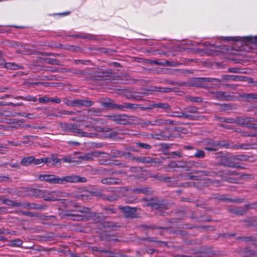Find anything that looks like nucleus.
Wrapping results in <instances>:
<instances>
[{
	"instance_id": "4",
	"label": "nucleus",
	"mask_w": 257,
	"mask_h": 257,
	"mask_svg": "<svg viewBox=\"0 0 257 257\" xmlns=\"http://www.w3.org/2000/svg\"><path fill=\"white\" fill-rule=\"evenodd\" d=\"M65 104L68 106L71 107H88L91 106H92L94 102L93 101L90 100H85V99H77L74 100H68L66 99L65 101Z\"/></svg>"
},
{
	"instance_id": "61",
	"label": "nucleus",
	"mask_w": 257,
	"mask_h": 257,
	"mask_svg": "<svg viewBox=\"0 0 257 257\" xmlns=\"http://www.w3.org/2000/svg\"><path fill=\"white\" fill-rule=\"evenodd\" d=\"M31 203L19 202L18 207L26 208H30Z\"/></svg>"
},
{
	"instance_id": "43",
	"label": "nucleus",
	"mask_w": 257,
	"mask_h": 257,
	"mask_svg": "<svg viewBox=\"0 0 257 257\" xmlns=\"http://www.w3.org/2000/svg\"><path fill=\"white\" fill-rule=\"evenodd\" d=\"M15 99H22V100H26V101H36L37 99L36 97H33L32 96H31V95H28L26 97H24V96H17L15 97Z\"/></svg>"
},
{
	"instance_id": "46",
	"label": "nucleus",
	"mask_w": 257,
	"mask_h": 257,
	"mask_svg": "<svg viewBox=\"0 0 257 257\" xmlns=\"http://www.w3.org/2000/svg\"><path fill=\"white\" fill-rule=\"evenodd\" d=\"M148 177L153 178L155 180L162 181L164 180V178L163 176L160 175L159 173H155L153 174L152 173H149L148 174Z\"/></svg>"
},
{
	"instance_id": "11",
	"label": "nucleus",
	"mask_w": 257,
	"mask_h": 257,
	"mask_svg": "<svg viewBox=\"0 0 257 257\" xmlns=\"http://www.w3.org/2000/svg\"><path fill=\"white\" fill-rule=\"evenodd\" d=\"M194 173L198 175L199 178L201 179V177L204 176L214 177L216 175V172L213 171L211 169H209L207 170H197L195 171Z\"/></svg>"
},
{
	"instance_id": "26",
	"label": "nucleus",
	"mask_w": 257,
	"mask_h": 257,
	"mask_svg": "<svg viewBox=\"0 0 257 257\" xmlns=\"http://www.w3.org/2000/svg\"><path fill=\"white\" fill-rule=\"evenodd\" d=\"M3 65H4V67L6 68L7 69H9L11 70H16V69H22V66L21 65L17 64L13 62H9V63H4Z\"/></svg>"
},
{
	"instance_id": "44",
	"label": "nucleus",
	"mask_w": 257,
	"mask_h": 257,
	"mask_svg": "<svg viewBox=\"0 0 257 257\" xmlns=\"http://www.w3.org/2000/svg\"><path fill=\"white\" fill-rule=\"evenodd\" d=\"M21 48L23 50H18L17 51L19 53L26 54L29 52L30 49L27 44L23 43L21 44Z\"/></svg>"
},
{
	"instance_id": "5",
	"label": "nucleus",
	"mask_w": 257,
	"mask_h": 257,
	"mask_svg": "<svg viewBox=\"0 0 257 257\" xmlns=\"http://www.w3.org/2000/svg\"><path fill=\"white\" fill-rule=\"evenodd\" d=\"M213 98L221 101H233L236 99L234 95L221 91H211Z\"/></svg>"
},
{
	"instance_id": "19",
	"label": "nucleus",
	"mask_w": 257,
	"mask_h": 257,
	"mask_svg": "<svg viewBox=\"0 0 257 257\" xmlns=\"http://www.w3.org/2000/svg\"><path fill=\"white\" fill-rule=\"evenodd\" d=\"M117 213V209L111 207H104L102 208V214L103 217L107 218L111 217V215Z\"/></svg>"
},
{
	"instance_id": "64",
	"label": "nucleus",
	"mask_w": 257,
	"mask_h": 257,
	"mask_svg": "<svg viewBox=\"0 0 257 257\" xmlns=\"http://www.w3.org/2000/svg\"><path fill=\"white\" fill-rule=\"evenodd\" d=\"M251 145L250 144H242V145H240L239 146V148L240 149H245V150H248V149H255L256 148L255 147H251Z\"/></svg>"
},
{
	"instance_id": "51",
	"label": "nucleus",
	"mask_w": 257,
	"mask_h": 257,
	"mask_svg": "<svg viewBox=\"0 0 257 257\" xmlns=\"http://www.w3.org/2000/svg\"><path fill=\"white\" fill-rule=\"evenodd\" d=\"M244 40L246 42H250L252 44H257V36L254 37L249 36L246 37L244 38Z\"/></svg>"
},
{
	"instance_id": "50",
	"label": "nucleus",
	"mask_w": 257,
	"mask_h": 257,
	"mask_svg": "<svg viewBox=\"0 0 257 257\" xmlns=\"http://www.w3.org/2000/svg\"><path fill=\"white\" fill-rule=\"evenodd\" d=\"M46 63L51 65H60V63L58 60L53 58H46L45 59Z\"/></svg>"
},
{
	"instance_id": "52",
	"label": "nucleus",
	"mask_w": 257,
	"mask_h": 257,
	"mask_svg": "<svg viewBox=\"0 0 257 257\" xmlns=\"http://www.w3.org/2000/svg\"><path fill=\"white\" fill-rule=\"evenodd\" d=\"M45 158L42 159H36L34 157V160L33 161V163L35 165H40L43 163H45Z\"/></svg>"
},
{
	"instance_id": "27",
	"label": "nucleus",
	"mask_w": 257,
	"mask_h": 257,
	"mask_svg": "<svg viewBox=\"0 0 257 257\" xmlns=\"http://www.w3.org/2000/svg\"><path fill=\"white\" fill-rule=\"evenodd\" d=\"M157 136H158V139L163 140H172V139L174 137L172 134H169L167 135L163 132L157 134Z\"/></svg>"
},
{
	"instance_id": "38",
	"label": "nucleus",
	"mask_w": 257,
	"mask_h": 257,
	"mask_svg": "<svg viewBox=\"0 0 257 257\" xmlns=\"http://www.w3.org/2000/svg\"><path fill=\"white\" fill-rule=\"evenodd\" d=\"M119 198V196L116 194H112L109 195H106L104 194V197L103 200H106L108 201L112 202L117 200Z\"/></svg>"
},
{
	"instance_id": "33",
	"label": "nucleus",
	"mask_w": 257,
	"mask_h": 257,
	"mask_svg": "<svg viewBox=\"0 0 257 257\" xmlns=\"http://www.w3.org/2000/svg\"><path fill=\"white\" fill-rule=\"evenodd\" d=\"M134 143L136 145V147L140 148L142 149L150 150L152 148V146L147 143L140 142H135Z\"/></svg>"
},
{
	"instance_id": "23",
	"label": "nucleus",
	"mask_w": 257,
	"mask_h": 257,
	"mask_svg": "<svg viewBox=\"0 0 257 257\" xmlns=\"http://www.w3.org/2000/svg\"><path fill=\"white\" fill-rule=\"evenodd\" d=\"M76 198L78 199H81L83 201H87L92 199V195L90 191L84 192L81 194L78 195Z\"/></svg>"
},
{
	"instance_id": "42",
	"label": "nucleus",
	"mask_w": 257,
	"mask_h": 257,
	"mask_svg": "<svg viewBox=\"0 0 257 257\" xmlns=\"http://www.w3.org/2000/svg\"><path fill=\"white\" fill-rule=\"evenodd\" d=\"M47 208V205L31 203L30 209H38V210H44Z\"/></svg>"
},
{
	"instance_id": "35",
	"label": "nucleus",
	"mask_w": 257,
	"mask_h": 257,
	"mask_svg": "<svg viewBox=\"0 0 257 257\" xmlns=\"http://www.w3.org/2000/svg\"><path fill=\"white\" fill-rule=\"evenodd\" d=\"M43 192L42 193L43 196H41L40 197L44 198V199L46 201H53V197L52 195L49 192L47 191L46 190L43 189Z\"/></svg>"
},
{
	"instance_id": "34",
	"label": "nucleus",
	"mask_w": 257,
	"mask_h": 257,
	"mask_svg": "<svg viewBox=\"0 0 257 257\" xmlns=\"http://www.w3.org/2000/svg\"><path fill=\"white\" fill-rule=\"evenodd\" d=\"M31 194L32 196L37 197H40L41 196H43L42 193L43 192V189H36V188H33L30 190Z\"/></svg>"
},
{
	"instance_id": "60",
	"label": "nucleus",
	"mask_w": 257,
	"mask_h": 257,
	"mask_svg": "<svg viewBox=\"0 0 257 257\" xmlns=\"http://www.w3.org/2000/svg\"><path fill=\"white\" fill-rule=\"evenodd\" d=\"M257 119L253 117H245L244 126H246L247 124L249 123V122H256Z\"/></svg>"
},
{
	"instance_id": "55",
	"label": "nucleus",
	"mask_w": 257,
	"mask_h": 257,
	"mask_svg": "<svg viewBox=\"0 0 257 257\" xmlns=\"http://www.w3.org/2000/svg\"><path fill=\"white\" fill-rule=\"evenodd\" d=\"M194 157L197 158H203L205 157V153L202 150H197L194 154Z\"/></svg>"
},
{
	"instance_id": "53",
	"label": "nucleus",
	"mask_w": 257,
	"mask_h": 257,
	"mask_svg": "<svg viewBox=\"0 0 257 257\" xmlns=\"http://www.w3.org/2000/svg\"><path fill=\"white\" fill-rule=\"evenodd\" d=\"M245 117H238L235 118V123H237L238 125L244 126Z\"/></svg>"
},
{
	"instance_id": "25",
	"label": "nucleus",
	"mask_w": 257,
	"mask_h": 257,
	"mask_svg": "<svg viewBox=\"0 0 257 257\" xmlns=\"http://www.w3.org/2000/svg\"><path fill=\"white\" fill-rule=\"evenodd\" d=\"M172 90L173 89L171 88L153 86L151 87V88L148 90L151 91H157L167 93L171 92Z\"/></svg>"
},
{
	"instance_id": "17",
	"label": "nucleus",
	"mask_w": 257,
	"mask_h": 257,
	"mask_svg": "<svg viewBox=\"0 0 257 257\" xmlns=\"http://www.w3.org/2000/svg\"><path fill=\"white\" fill-rule=\"evenodd\" d=\"M240 97L246 101L253 100L257 101V93H243L239 94Z\"/></svg>"
},
{
	"instance_id": "22",
	"label": "nucleus",
	"mask_w": 257,
	"mask_h": 257,
	"mask_svg": "<svg viewBox=\"0 0 257 257\" xmlns=\"http://www.w3.org/2000/svg\"><path fill=\"white\" fill-rule=\"evenodd\" d=\"M113 76V73L111 72H107V71H98L95 72L93 74V77L95 78H100V79H101V78H103L104 77H109Z\"/></svg>"
},
{
	"instance_id": "28",
	"label": "nucleus",
	"mask_w": 257,
	"mask_h": 257,
	"mask_svg": "<svg viewBox=\"0 0 257 257\" xmlns=\"http://www.w3.org/2000/svg\"><path fill=\"white\" fill-rule=\"evenodd\" d=\"M33 160V156L24 157L21 160V164L24 166H28L32 164Z\"/></svg>"
},
{
	"instance_id": "45",
	"label": "nucleus",
	"mask_w": 257,
	"mask_h": 257,
	"mask_svg": "<svg viewBox=\"0 0 257 257\" xmlns=\"http://www.w3.org/2000/svg\"><path fill=\"white\" fill-rule=\"evenodd\" d=\"M215 141H209L206 143V144L209 145L208 147H206L204 148V149L209 151H215L218 150V148L217 147H213V145H212L213 143H215Z\"/></svg>"
},
{
	"instance_id": "32",
	"label": "nucleus",
	"mask_w": 257,
	"mask_h": 257,
	"mask_svg": "<svg viewBox=\"0 0 257 257\" xmlns=\"http://www.w3.org/2000/svg\"><path fill=\"white\" fill-rule=\"evenodd\" d=\"M184 112L187 113L193 114L198 113V108L195 106H189L186 108H184Z\"/></svg>"
},
{
	"instance_id": "7",
	"label": "nucleus",
	"mask_w": 257,
	"mask_h": 257,
	"mask_svg": "<svg viewBox=\"0 0 257 257\" xmlns=\"http://www.w3.org/2000/svg\"><path fill=\"white\" fill-rule=\"evenodd\" d=\"M109 117L111 120L123 125L131 124V121L133 120V119L132 118L133 116H127L126 115H114L110 116Z\"/></svg>"
},
{
	"instance_id": "47",
	"label": "nucleus",
	"mask_w": 257,
	"mask_h": 257,
	"mask_svg": "<svg viewBox=\"0 0 257 257\" xmlns=\"http://www.w3.org/2000/svg\"><path fill=\"white\" fill-rule=\"evenodd\" d=\"M3 203L9 206L18 207L19 202H15L11 199H4L2 200Z\"/></svg>"
},
{
	"instance_id": "9",
	"label": "nucleus",
	"mask_w": 257,
	"mask_h": 257,
	"mask_svg": "<svg viewBox=\"0 0 257 257\" xmlns=\"http://www.w3.org/2000/svg\"><path fill=\"white\" fill-rule=\"evenodd\" d=\"M170 116L172 117H176L179 118L184 117L189 120H197L199 117V116L196 115L187 113L184 112V110L183 111L180 112L173 111L172 112V114H170Z\"/></svg>"
},
{
	"instance_id": "3",
	"label": "nucleus",
	"mask_w": 257,
	"mask_h": 257,
	"mask_svg": "<svg viewBox=\"0 0 257 257\" xmlns=\"http://www.w3.org/2000/svg\"><path fill=\"white\" fill-rule=\"evenodd\" d=\"M59 125L62 131L64 132L79 134L81 137L89 136L88 133L83 132L77 124L60 122Z\"/></svg>"
},
{
	"instance_id": "57",
	"label": "nucleus",
	"mask_w": 257,
	"mask_h": 257,
	"mask_svg": "<svg viewBox=\"0 0 257 257\" xmlns=\"http://www.w3.org/2000/svg\"><path fill=\"white\" fill-rule=\"evenodd\" d=\"M123 153V151H120L116 149H114L111 151V153L113 154V156L114 158L122 157Z\"/></svg>"
},
{
	"instance_id": "63",
	"label": "nucleus",
	"mask_w": 257,
	"mask_h": 257,
	"mask_svg": "<svg viewBox=\"0 0 257 257\" xmlns=\"http://www.w3.org/2000/svg\"><path fill=\"white\" fill-rule=\"evenodd\" d=\"M189 99L190 101L195 102H201L202 101V98L199 97L190 96Z\"/></svg>"
},
{
	"instance_id": "24",
	"label": "nucleus",
	"mask_w": 257,
	"mask_h": 257,
	"mask_svg": "<svg viewBox=\"0 0 257 257\" xmlns=\"http://www.w3.org/2000/svg\"><path fill=\"white\" fill-rule=\"evenodd\" d=\"M155 108H157L166 111H169L171 110V106L168 103H155Z\"/></svg>"
},
{
	"instance_id": "16",
	"label": "nucleus",
	"mask_w": 257,
	"mask_h": 257,
	"mask_svg": "<svg viewBox=\"0 0 257 257\" xmlns=\"http://www.w3.org/2000/svg\"><path fill=\"white\" fill-rule=\"evenodd\" d=\"M121 180L116 178H106L101 180V183L103 184L111 185L115 184H120L121 183Z\"/></svg>"
},
{
	"instance_id": "12",
	"label": "nucleus",
	"mask_w": 257,
	"mask_h": 257,
	"mask_svg": "<svg viewBox=\"0 0 257 257\" xmlns=\"http://www.w3.org/2000/svg\"><path fill=\"white\" fill-rule=\"evenodd\" d=\"M45 163L50 166H56L61 163V160L55 156L45 158Z\"/></svg>"
},
{
	"instance_id": "62",
	"label": "nucleus",
	"mask_w": 257,
	"mask_h": 257,
	"mask_svg": "<svg viewBox=\"0 0 257 257\" xmlns=\"http://www.w3.org/2000/svg\"><path fill=\"white\" fill-rule=\"evenodd\" d=\"M22 242V241L19 239L11 240L12 245L15 246H20Z\"/></svg>"
},
{
	"instance_id": "6",
	"label": "nucleus",
	"mask_w": 257,
	"mask_h": 257,
	"mask_svg": "<svg viewBox=\"0 0 257 257\" xmlns=\"http://www.w3.org/2000/svg\"><path fill=\"white\" fill-rule=\"evenodd\" d=\"M217 155L221 157V160L220 164L225 167H229L231 168H240V167L236 163L234 162V159L233 156L231 158L227 157L223 155L222 152H219Z\"/></svg>"
},
{
	"instance_id": "20",
	"label": "nucleus",
	"mask_w": 257,
	"mask_h": 257,
	"mask_svg": "<svg viewBox=\"0 0 257 257\" xmlns=\"http://www.w3.org/2000/svg\"><path fill=\"white\" fill-rule=\"evenodd\" d=\"M100 103L102 106L106 108L117 109V106L119 105V104L114 103L113 101L109 99L105 100H101L100 101Z\"/></svg>"
},
{
	"instance_id": "59",
	"label": "nucleus",
	"mask_w": 257,
	"mask_h": 257,
	"mask_svg": "<svg viewBox=\"0 0 257 257\" xmlns=\"http://www.w3.org/2000/svg\"><path fill=\"white\" fill-rule=\"evenodd\" d=\"M163 63L164 64L163 66L175 67L178 65V63L175 61H165L164 62H163Z\"/></svg>"
},
{
	"instance_id": "21",
	"label": "nucleus",
	"mask_w": 257,
	"mask_h": 257,
	"mask_svg": "<svg viewBox=\"0 0 257 257\" xmlns=\"http://www.w3.org/2000/svg\"><path fill=\"white\" fill-rule=\"evenodd\" d=\"M155 160V158H152L150 157H138L136 162L143 164L156 163L157 162Z\"/></svg>"
},
{
	"instance_id": "18",
	"label": "nucleus",
	"mask_w": 257,
	"mask_h": 257,
	"mask_svg": "<svg viewBox=\"0 0 257 257\" xmlns=\"http://www.w3.org/2000/svg\"><path fill=\"white\" fill-rule=\"evenodd\" d=\"M222 78L225 80H233V81H242L245 80V76L240 75H223Z\"/></svg>"
},
{
	"instance_id": "1",
	"label": "nucleus",
	"mask_w": 257,
	"mask_h": 257,
	"mask_svg": "<svg viewBox=\"0 0 257 257\" xmlns=\"http://www.w3.org/2000/svg\"><path fill=\"white\" fill-rule=\"evenodd\" d=\"M38 178L41 181H46L53 184H64L67 183H85L87 181L86 178L75 175L65 176L60 178L55 175L45 174L39 175Z\"/></svg>"
},
{
	"instance_id": "31",
	"label": "nucleus",
	"mask_w": 257,
	"mask_h": 257,
	"mask_svg": "<svg viewBox=\"0 0 257 257\" xmlns=\"http://www.w3.org/2000/svg\"><path fill=\"white\" fill-rule=\"evenodd\" d=\"M12 116H20L27 117L29 119H35L36 117L32 113H26L25 112H15L11 115Z\"/></svg>"
},
{
	"instance_id": "10",
	"label": "nucleus",
	"mask_w": 257,
	"mask_h": 257,
	"mask_svg": "<svg viewBox=\"0 0 257 257\" xmlns=\"http://www.w3.org/2000/svg\"><path fill=\"white\" fill-rule=\"evenodd\" d=\"M221 80L218 78H207V77H198L194 79V82L193 84V86L196 87H203V86L200 85L199 83L202 82H220Z\"/></svg>"
},
{
	"instance_id": "39",
	"label": "nucleus",
	"mask_w": 257,
	"mask_h": 257,
	"mask_svg": "<svg viewBox=\"0 0 257 257\" xmlns=\"http://www.w3.org/2000/svg\"><path fill=\"white\" fill-rule=\"evenodd\" d=\"M63 49L73 52H80L82 51V49L80 47L73 45H65Z\"/></svg>"
},
{
	"instance_id": "37",
	"label": "nucleus",
	"mask_w": 257,
	"mask_h": 257,
	"mask_svg": "<svg viewBox=\"0 0 257 257\" xmlns=\"http://www.w3.org/2000/svg\"><path fill=\"white\" fill-rule=\"evenodd\" d=\"M122 157L125 159L136 161L137 158V157H135L132 153L129 152H123Z\"/></svg>"
},
{
	"instance_id": "41",
	"label": "nucleus",
	"mask_w": 257,
	"mask_h": 257,
	"mask_svg": "<svg viewBox=\"0 0 257 257\" xmlns=\"http://www.w3.org/2000/svg\"><path fill=\"white\" fill-rule=\"evenodd\" d=\"M165 119L160 117H157L154 120H152L153 125H164Z\"/></svg>"
},
{
	"instance_id": "13",
	"label": "nucleus",
	"mask_w": 257,
	"mask_h": 257,
	"mask_svg": "<svg viewBox=\"0 0 257 257\" xmlns=\"http://www.w3.org/2000/svg\"><path fill=\"white\" fill-rule=\"evenodd\" d=\"M132 191L134 193L136 194L142 193L149 195L153 194L154 192L153 190L151 188L147 187L134 188Z\"/></svg>"
},
{
	"instance_id": "40",
	"label": "nucleus",
	"mask_w": 257,
	"mask_h": 257,
	"mask_svg": "<svg viewBox=\"0 0 257 257\" xmlns=\"http://www.w3.org/2000/svg\"><path fill=\"white\" fill-rule=\"evenodd\" d=\"M250 157L245 155H236L233 156L234 160H238L240 161H247L249 160Z\"/></svg>"
},
{
	"instance_id": "56",
	"label": "nucleus",
	"mask_w": 257,
	"mask_h": 257,
	"mask_svg": "<svg viewBox=\"0 0 257 257\" xmlns=\"http://www.w3.org/2000/svg\"><path fill=\"white\" fill-rule=\"evenodd\" d=\"M103 173L106 175H111V174H120L121 172L120 171H113L112 169H104Z\"/></svg>"
},
{
	"instance_id": "48",
	"label": "nucleus",
	"mask_w": 257,
	"mask_h": 257,
	"mask_svg": "<svg viewBox=\"0 0 257 257\" xmlns=\"http://www.w3.org/2000/svg\"><path fill=\"white\" fill-rule=\"evenodd\" d=\"M96 156L94 153L92 154H84L82 156L79 157V158L84 160V161H92L93 160V156Z\"/></svg>"
},
{
	"instance_id": "2",
	"label": "nucleus",
	"mask_w": 257,
	"mask_h": 257,
	"mask_svg": "<svg viewBox=\"0 0 257 257\" xmlns=\"http://www.w3.org/2000/svg\"><path fill=\"white\" fill-rule=\"evenodd\" d=\"M78 212L89 214L90 209L87 207L77 206L75 210H70L68 212H66L64 216L67 217L68 219L72 220L80 221L84 220L85 216L79 214Z\"/></svg>"
},
{
	"instance_id": "15",
	"label": "nucleus",
	"mask_w": 257,
	"mask_h": 257,
	"mask_svg": "<svg viewBox=\"0 0 257 257\" xmlns=\"http://www.w3.org/2000/svg\"><path fill=\"white\" fill-rule=\"evenodd\" d=\"M152 206L157 209H168V205L167 201L164 200H157L152 203Z\"/></svg>"
},
{
	"instance_id": "54",
	"label": "nucleus",
	"mask_w": 257,
	"mask_h": 257,
	"mask_svg": "<svg viewBox=\"0 0 257 257\" xmlns=\"http://www.w3.org/2000/svg\"><path fill=\"white\" fill-rule=\"evenodd\" d=\"M220 120L222 122L229 123H235V118L231 117H221Z\"/></svg>"
},
{
	"instance_id": "36",
	"label": "nucleus",
	"mask_w": 257,
	"mask_h": 257,
	"mask_svg": "<svg viewBox=\"0 0 257 257\" xmlns=\"http://www.w3.org/2000/svg\"><path fill=\"white\" fill-rule=\"evenodd\" d=\"M212 145L214 148L217 147L218 149L219 147H226L229 145L226 141L223 140L216 141Z\"/></svg>"
},
{
	"instance_id": "14",
	"label": "nucleus",
	"mask_w": 257,
	"mask_h": 257,
	"mask_svg": "<svg viewBox=\"0 0 257 257\" xmlns=\"http://www.w3.org/2000/svg\"><path fill=\"white\" fill-rule=\"evenodd\" d=\"M138 108H143L141 104H133L129 103H124L122 105L117 106V109L119 110H124V109H136Z\"/></svg>"
},
{
	"instance_id": "30",
	"label": "nucleus",
	"mask_w": 257,
	"mask_h": 257,
	"mask_svg": "<svg viewBox=\"0 0 257 257\" xmlns=\"http://www.w3.org/2000/svg\"><path fill=\"white\" fill-rule=\"evenodd\" d=\"M101 113V111L100 108H97L94 107H92L87 111V114L89 115H96L99 116Z\"/></svg>"
},
{
	"instance_id": "49",
	"label": "nucleus",
	"mask_w": 257,
	"mask_h": 257,
	"mask_svg": "<svg viewBox=\"0 0 257 257\" xmlns=\"http://www.w3.org/2000/svg\"><path fill=\"white\" fill-rule=\"evenodd\" d=\"M227 72L229 73H243L242 69L238 67H232L228 68L227 69Z\"/></svg>"
},
{
	"instance_id": "58",
	"label": "nucleus",
	"mask_w": 257,
	"mask_h": 257,
	"mask_svg": "<svg viewBox=\"0 0 257 257\" xmlns=\"http://www.w3.org/2000/svg\"><path fill=\"white\" fill-rule=\"evenodd\" d=\"M125 150L129 152H140L141 150L139 149L135 148L134 146H126L125 148Z\"/></svg>"
},
{
	"instance_id": "8",
	"label": "nucleus",
	"mask_w": 257,
	"mask_h": 257,
	"mask_svg": "<svg viewBox=\"0 0 257 257\" xmlns=\"http://www.w3.org/2000/svg\"><path fill=\"white\" fill-rule=\"evenodd\" d=\"M119 208L121 210L126 218H134L138 217L137 210H140L136 207H131L128 206L124 207L119 206Z\"/></svg>"
},
{
	"instance_id": "29",
	"label": "nucleus",
	"mask_w": 257,
	"mask_h": 257,
	"mask_svg": "<svg viewBox=\"0 0 257 257\" xmlns=\"http://www.w3.org/2000/svg\"><path fill=\"white\" fill-rule=\"evenodd\" d=\"M90 192L92 195V199L94 198V197H97L99 198V199L103 200V198L104 197V194L102 193V191L101 190L95 189L92 191H90Z\"/></svg>"
}]
</instances>
